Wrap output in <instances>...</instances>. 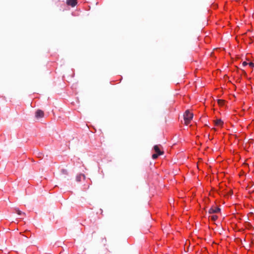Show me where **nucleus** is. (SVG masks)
I'll return each mask as SVG.
<instances>
[{
  "label": "nucleus",
  "mask_w": 254,
  "mask_h": 254,
  "mask_svg": "<svg viewBox=\"0 0 254 254\" xmlns=\"http://www.w3.org/2000/svg\"><path fill=\"white\" fill-rule=\"evenodd\" d=\"M193 118V114L187 110L185 112L184 115V118L185 121V124L186 125H189L192 120Z\"/></svg>",
  "instance_id": "1"
},
{
  "label": "nucleus",
  "mask_w": 254,
  "mask_h": 254,
  "mask_svg": "<svg viewBox=\"0 0 254 254\" xmlns=\"http://www.w3.org/2000/svg\"><path fill=\"white\" fill-rule=\"evenodd\" d=\"M220 209L217 206H213L209 210V214H220Z\"/></svg>",
  "instance_id": "2"
},
{
  "label": "nucleus",
  "mask_w": 254,
  "mask_h": 254,
  "mask_svg": "<svg viewBox=\"0 0 254 254\" xmlns=\"http://www.w3.org/2000/svg\"><path fill=\"white\" fill-rule=\"evenodd\" d=\"M154 150L155 153L159 154L161 155L164 153L163 151L161 150V146L160 145H156L154 146Z\"/></svg>",
  "instance_id": "3"
},
{
  "label": "nucleus",
  "mask_w": 254,
  "mask_h": 254,
  "mask_svg": "<svg viewBox=\"0 0 254 254\" xmlns=\"http://www.w3.org/2000/svg\"><path fill=\"white\" fill-rule=\"evenodd\" d=\"M44 116V113L41 110H38L35 113V117L37 119L43 118Z\"/></svg>",
  "instance_id": "4"
},
{
  "label": "nucleus",
  "mask_w": 254,
  "mask_h": 254,
  "mask_svg": "<svg viewBox=\"0 0 254 254\" xmlns=\"http://www.w3.org/2000/svg\"><path fill=\"white\" fill-rule=\"evenodd\" d=\"M214 125L215 126L222 127L223 125V122L221 119H217L214 121Z\"/></svg>",
  "instance_id": "5"
},
{
  "label": "nucleus",
  "mask_w": 254,
  "mask_h": 254,
  "mask_svg": "<svg viewBox=\"0 0 254 254\" xmlns=\"http://www.w3.org/2000/svg\"><path fill=\"white\" fill-rule=\"evenodd\" d=\"M66 3L68 5L74 7L77 3V0H67Z\"/></svg>",
  "instance_id": "6"
},
{
  "label": "nucleus",
  "mask_w": 254,
  "mask_h": 254,
  "mask_svg": "<svg viewBox=\"0 0 254 254\" xmlns=\"http://www.w3.org/2000/svg\"><path fill=\"white\" fill-rule=\"evenodd\" d=\"M219 214H211L209 216V220L212 221H215L218 218Z\"/></svg>",
  "instance_id": "7"
},
{
  "label": "nucleus",
  "mask_w": 254,
  "mask_h": 254,
  "mask_svg": "<svg viewBox=\"0 0 254 254\" xmlns=\"http://www.w3.org/2000/svg\"><path fill=\"white\" fill-rule=\"evenodd\" d=\"M160 155H159V154H158V153H154V154H153L152 155V158H153V159H157V158H158V157L159 156H160Z\"/></svg>",
  "instance_id": "8"
},
{
  "label": "nucleus",
  "mask_w": 254,
  "mask_h": 254,
  "mask_svg": "<svg viewBox=\"0 0 254 254\" xmlns=\"http://www.w3.org/2000/svg\"><path fill=\"white\" fill-rule=\"evenodd\" d=\"M242 64L243 66H245L246 65H247L248 64H249V63H248L246 61H244V62H243L242 63Z\"/></svg>",
  "instance_id": "9"
},
{
  "label": "nucleus",
  "mask_w": 254,
  "mask_h": 254,
  "mask_svg": "<svg viewBox=\"0 0 254 254\" xmlns=\"http://www.w3.org/2000/svg\"><path fill=\"white\" fill-rule=\"evenodd\" d=\"M249 66H250L251 68H253L254 67V64L252 62H250L249 63Z\"/></svg>",
  "instance_id": "10"
},
{
  "label": "nucleus",
  "mask_w": 254,
  "mask_h": 254,
  "mask_svg": "<svg viewBox=\"0 0 254 254\" xmlns=\"http://www.w3.org/2000/svg\"><path fill=\"white\" fill-rule=\"evenodd\" d=\"M17 213L19 214V215H21L22 214V212L20 210H17Z\"/></svg>",
  "instance_id": "11"
},
{
  "label": "nucleus",
  "mask_w": 254,
  "mask_h": 254,
  "mask_svg": "<svg viewBox=\"0 0 254 254\" xmlns=\"http://www.w3.org/2000/svg\"><path fill=\"white\" fill-rule=\"evenodd\" d=\"M221 102L222 103V102H223V101L222 100H219V101H218V103H219V104H220V103H221Z\"/></svg>",
  "instance_id": "12"
}]
</instances>
